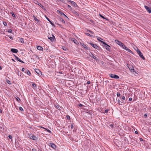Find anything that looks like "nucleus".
Segmentation results:
<instances>
[{"instance_id":"52","label":"nucleus","mask_w":151,"mask_h":151,"mask_svg":"<svg viewBox=\"0 0 151 151\" xmlns=\"http://www.w3.org/2000/svg\"><path fill=\"white\" fill-rule=\"evenodd\" d=\"M83 106V105L82 104H80L79 105V106L80 107H81V106Z\"/></svg>"},{"instance_id":"61","label":"nucleus","mask_w":151,"mask_h":151,"mask_svg":"<svg viewBox=\"0 0 151 151\" xmlns=\"http://www.w3.org/2000/svg\"><path fill=\"white\" fill-rule=\"evenodd\" d=\"M2 110L1 109H0V113H2Z\"/></svg>"},{"instance_id":"5","label":"nucleus","mask_w":151,"mask_h":151,"mask_svg":"<svg viewBox=\"0 0 151 151\" xmlns=\"http://www.w3.org/2000/svg\"><path fill=\"white\" fill-rule=\"evenodd\" d=\"M109 75L111 78H113L115 79H118L119 78V76L117 75L113 74H110Z\"/></svg>"},{"instance_id":"55","label":"nucleus","mask_w":151,"mask_h":151,"mask_svg":"<svg viewBox=\"0 0 151 151\" xmlns=\"http://www.w3.org/2000/svg\"><path fill=\"white\" fill-rule=\"evenodd\" d=\"M63 49L64 50H66V47H64V48H63Z\"/></svg>"},{"instance_id":"30","label":"nucleus","mask_w":151,"mask_h":151,"mask_svg":"<svg viewBox=\"0 0 151 151\" xmlns=\"http://www.w3.org/2000/svg\"><path fill=\"white\" fill-rule=\"evenodd\" d=\"M8 32L9 33H11L12 32V30L11 29H8Z\"/></svg>"},{"instance_id":"18","label":"nucleus","mask_w":151,"mask_h":151,"mask_svg":"<svg viewBox=\"0 0 151 151\" xmlns=\"http://www.w3.org/2000/svg\"><path fill=\"white\" fill-rule=\"evenodd\" d=\"M72 41H73V42L76 44H77L78 43V42L77 40L75 39H74V38L72 39Z\"/></svg>"},{"instance_id":"40","label":"nucleus","mask_w":151,"mask_h":151,"mask_svg":"<svg viewBox=\"0 0 151 151\" xmlns=\"http://www.w3.org/2000/svg\"><path fill=\"white\" fill-rule=\"evenodd\" d=\"M120 95V94L119 93H117V96H119Z\"/></svg>"},{"instance_id":"64","label":"nucleus","mask_w":151,"mask_h":151,"mask_svg":"<svg viewBox=\"0 0 151 151\" xmlns=\"http://www.w3.org/2000/svg\"><path fill=\"white\" fill-rule=\"evenodd\" d=\"M36 57L37 58H39V57H38L37 56Z\"/></svg>"},{"instance_id":"53","label":"nucleus","mask_w":151,"mask_h":151,"mask_svg":"<svg viewBox=\"0 0 151 151\" xmlns=\"http://www.w3.org/2000/svg\"><path fill=\"white\" fill-rule=\"evenodd\" d=\"M110 126L112 128H113V124H110Z\"/></svg>"},{"instance_id":"62","label":"nucleus","mask_w":151,"mask_h":151,"mask_svg":"<svg viewBox=\"0 0 151 151\" xmlns=\"http://www.w3.org/2000/svg\"><path fill=\"white\" fill-rule=\"evenodd\" d=\"M60 73V74H62L63 73L62 72H60L59 73Z\"/></svg>"},{"instance_id":"63","label":"nucleus","mask_w":151,"mask_h":151,"mask_svg":"<svg viewBox=\"0 0 151 151\" xmlns=\"http://www.w3.org/2000/svg\"><path fill=\"white\" fill-rule=\"evenodd\" d=\"M10 39H12H12H13V38H12V37H10Z\"/></svg>"},{"instance_id":"50","label":"nucleus","mask_w":151,"mask_h":151,"mask_svg":"<svg viewBox=\"0 0 151 151\" xmlns=\"http://www.w3.org/2000/svg\"><path fill=\"white\" fill-rule=\"evenodd\" d=\"M58 1H61L62 2H63V0H57Z\"/></svg>"},{"instance_id":"32","label":"nucleus","mask_w":151,"mask_h":151,"mask_svg":"<svg viewBox=\"0 0 151 151\" xmlns=\"http://www.w3.org/2000/svg\"><path fill=\"white\" fill-rule=\"evenodd\" d=\"M19 110H20L21 111H23V109L22 107H19Z\"/></svg>"},{"instance_id":"33","label":"nucleus","mask_w":151,"mask_h":151,"mask_svg":"<svg viewBox=\"0 0 151 151\" xmlns=\"http://www.w3.org/2000/svg\"><path fill=\"white\" fill-rule=\"evenodd\" d=\"M99 15L102 18H103V19H106L103 16H102V15H101V14H99Z\"/></svg>"},{"instance_id":"4","label":"nucleus","mask_w":151,"mask_h":151,"mask_svg":"<svg viewBox=\"0 0 151 151\" xmlns=\"http://www.w3.org/2000/svg\"><path fill=\"white\" fill-rule=\"evenodd\" d=\"M29 136L31 139L35 140L37 139V137L35 136L32 135V134H29Z\"/></svg>"},{"instance_id":"25","label":"nucleus","mask_w":151,"mask_h":151,"mask_svg":"<svg viewBox=\"0 0 151 151\" xmlns=\"http://www.w3.org/2000/svg\"><path fill=\"white\" fill-rule=\"evenodd\" d=\"M10 14H12V16L13 17H15V14H14V13L12 12H11Z\"/></svg>"},{"instance_id":"24","label":"nucleus","mask_w":151,"mask_h":151,"mask_svg":"<svg viewBox=\"0 0 151 151\" xmlns=\"http://www.w3.org/2000/svg\"><path fill=\"white\" fill-rule=\"evenodd\" d=\"M127 51H128V52L132 53V54H133V52L131 50H130L129 49V48L128 49H127Z\"/></svg>"},{"instance_id":"48","label":"nucleus","mask_w":151,"mask_h":151,"mask_svg":"<svg viewBox=\"0 0 151 151\" xmlns=\"http://www.w3.org/2000/svg\"><path fill=\"white\" fill-rule=\"evenodd\" d=\"M7 81V82L8 83H9V84H10V83H9V82H10V81L9 80H7V81Z\"/></svg>"},{"instance_id":"57","label":"nucleus","mask_w":151,"mask_h":151,"mask_svg":"<svg viewBox=\"0 0 151 151\" xmlns=\"http://www.w3.org/2000/svg\"><path fill=\"white\" fill-rule=\"evenodd\" d=\"M135 133L136 134H138V132H137V131H135Z\"/></svg>"},{"instance_id":"6","label":"nucleus","mask_w":151,"mask_h":151,"mask_svg":"<svg viewBox=\"0 0 151 151\" xmlns=\"http://www.w3.org/2000/svg\"><path fill=\"white\" fill-rule=\"evenodd\" d=\"M128 68L132 72H134L135 73H136V72L135 71V70L134 69L132 65H129L128 66Z\"/></svg>"},{"instance_id":"49","label":"nucleus","mask_w":151,"mask_h":151,"mask_svg":"<svg viewBox=\"0 0 151 151\" xmlns=\"http://www.w3.org/2000/svg\"><path fill=\"white\" fill-rule=\"evenodd\" d=\"M139 139L141 141H143V139L142 138H140Z\"/></svg>"},{"instance_id":"10","label":"nucleus","mask_w":151,"mask_h":151,"mask_svg":"<svg viewBox=\"0 0 151 151\" xmlns=\"http://www.w3.org/2000/svg\"><path fill=\"white\" fill-rule=\"evenodd\" d=\"M35 72L38 74L39 75H42V73L41 71L38 69H35Z\"/></svg>"},{"instance_id":"34","label":"nucleus","mask_w":151,"mask_h":151,"mask_svg":"<svg viewBox=\"0 0 151 151\" xmlns=\"http://www.w3.org/2000/svg\"><path fill=\"white\" fill-rule=\"evenodd\" d=\"M32 86L34 88H35L36 87V85L35 83H34L32 84Z\"/></svg>"},{"instance_id":"15","label":"nucleus","mask_w":151,"mask_h":151,"mask_svg":"<svg viewBox=\"0 0 151 151\" xmlns=\"http://www.w3.org/2000/svg\"><path fill=\"white\" fill-rule=\"evenodd\" d=\"M116 100H117V101L118 102V104H119V105H121L122 104V103H123L124 101H120L119 99H117V98L116 99Z\"/></svg>"},{"instance_id":"39","label":"nucleus","mask_w":151,"mask_h":151,"mask_svg":"<svg viewBox=\"0 0 151 151\" xmlns=\"http://www.w3.org/2000/svg\"><path fill=\"white\" fill-rule=\"evenodd\" d=\"M3 23L4 26H6L7 25V23L6 22H3Z\"/></svg>"},{"instance_id":"29","label":"nucleus","mask_w":151,"mask_h":151,"mask_svg":"<svg viewBox=\"0 0 151 151\" xmlns=\"http://www.w3.org/2000/svg\"><path fill=\"white\" fill-rule=\"evenodd\" d=\"M47 131V132H49V133H51V131H50V130H49V129H45Z\"/></svg>"},{"instance_id":"42","label":"nucleus","mask_w":151,"mask_h":151,"mask_svg":"<svg viewBox=\"0 0 151 151\" xmlns=\"http://www.w3.org/2000/svg\"><path fill=\"white\" fill-rule=\"evenodd\" d=\"M45 17L48 20V21H50V19L46 16H45Z\"/></svg>"},{"instance_id":"58","label":"nucleus","mask_w":151,"mask_h":151,"mask_svg":"<svg viewBox=\"0 0 151 151\" xmlns=\"http://www.w3.org/2000/svg\"><path fill=\"white\" fill-rule=\"evenodd\" d=\"M32 150V151H36V150L35 149H33Z\"/></svg>"},{"instance_id":"22","label":"nucleus","mask_w":151,"mask_h":151,"mask_svg":"<svg viewBox=\"0 0 151 151\" xmlns=\"http://www.w3.org/2000/svg\"><path fill=\"white\" fill-rule=\"evenodd\" d=\"M33 17H34V19H35V21H37L38 22H39L40 21V20L37 19V17H36L34 16Z\"/></svg>"},{"instance_id":"38","label":"nucleus","mask_w":151,"mask_h":151,"mask_svg":"<svg viewBox=\"0 0 151 151\" xmlns=\"http://www.w3.org/2000/svg\"><path fill=\"white\" fill-rule=\"evenodd\" d=\"M125 97L124 96H123L122 97V100H125Z\"/></svg>"},{"instance_id":"47","label":"nucleus","mask_w":151,"mask_h":151,"mask_svg":"<svg viewBox=\"0 0 151 151\" xmlns=\"http://www.w3.org/2000/svg\"><path fill=\"white\" fill-rule=\"evenodd\" d=\"M17 100L19 101H20V99L18 98V97H17Z\"/></svg>"},{"instance_id":"36","label":"nucleus","mask_w":151,"mask_h":151,"mask_svg":"<svg viewBox=\"0 0 151 151\" xmlns=\"http://www.w3.org/2000/svg\"><path fill=\"white\" fill-rule=\"evenodd\" d=\"M73 127V124H72L71 125V129H72Z\"/></svg>"},{"instance_id":"1","label":"nucleus","mask_w":151,"mask_h":151,"mask_svg":"<svg viewBox=\"0 0 151 151\" xmlns=\"http://www.w3.org/2000/svg\"><path fill=\"white\" fill-rule=\"evenodd\" d=\"M137 53L139 54V57L142 59L143 60H145V58L144 57V56L143 55V54L138 49H137Z\"/></svg>"},{"instance_id":"23","label":"nucleus","mask_w":151,"mask_h":151,"mask_svg":"<svg viewBox=\"0 0 151 151\" xmlns=\"http://www.w3.org/2000/svg\"><path fill=\"white\" fill-rule=\"evenodd\" d=\"M19 41L22 43H24V40L22 38H20L19 39Z\"/></svg>"},{"instance_id":"21","label":"nucleus","mask_w":151,"mask_h":151,"mask_svg":"<svg viewBox=\"0 0 151 151\" xmlns=\"http://www.w3.org/2000/svg\"><path fill=\"white\" fill-rule=\"evenodd\" d=\"M60 20L62 22V23L63 24H65V21L64 20V19L62 18H60Z\"/></svg>"},{"instance_id":"8","label":"nucleus","mask_w":151,"mask_h":151,"mask_svg":"<svg viewBox=\"0 0 151 151\" xmlns=\"http://www.w3.org/2000/svg\"><path fill=\"white\" fill-rule=\"evenodd\" d=\"M91 46L93 47L94 48H96L97 49H98L99 48V47L97 46V45L95 44L92 43L90 42L89 43Z\"/></svg>"},{"instance_id":"20","label":"nucleus","mask_w":151,"mask_h":151,"mask_svg":"<svg viewBox=\"0 0 151 151\" xmlns=\"http://www.w3.org/2000/svg\"><path fill=\"white\" fill-rule=\"evenodd\" d=\"M26 72H27V73L28 75L29 76L30 75L31 73L29 70H28L27 69L26 70L25 72V73H26Z\"/></svg>"},{"instance_id":"56","label":"nucleus","mask_w":151,"mask_h":151,"mask_svg":"<svg viewBox=\"0 0 151 151\" xmlns=\"http://www.w3.org/2000/svg\"><path fill=\"white\" fill-rule=\"evenodd\" d=\"M87 83L88 84H89L90 83V81H87Z\"/></svg>"},{"instance_id":"43","label":"nucleus","mask_w":151,"mask_h":151,"mask_svg":"<svg viewBox=\"0 0 151 151\" xmlns=\"http://www.w3.org/2000/svg\"><path fill=\"white\" fill-rule=\"evenodd\" d=\"M39 128H40V129H41V128H43V129H45V128L44 127H41H41H39Z\"/></svg>"},{"instance_id":"13","label":"nucleus","mask_w":151,"mask_h":151,"mask_svg":"<svg viewBox=\"0 0 151 151\" xmlns=\"http://www.w3.org/2000/svg\"><path fill=\"white\" fill-rule=\"evenodd\" d=\"M11 51L12 52L14 53H17L18 52V50L17 49L12 48L11 50Z\"/></svg>"},{"instance_id":"60","label":"nucleus","mask_w":151,"mask_h":151,"mask_svg":"<svg viewBox=\"0 0 151 151\" xmlns=\"http://www.w3.org/2000/svg\"><path fill=\"white\" fill-rule=\"evenodd\" d=\"M56 107L57 108H58L59 106H58V105H56Z\"/></svg>"},{"instance_id":"31","label":"nucleus","mask_w":151,"mask_h":151,"mask_svg":"<svg viewBox=\"0 0 151 151\" xmlns=\"http://www.w3.org/2000/svg\"><path fill=\"white\" fill-rule=\"evenodd\" d=\"M122 48L124 49L125 50H127V49H128V48L126 47L125 45V47H122Z\"/></svg>"},{"instance_id":"44","label":"nucleus","mask_w":151,"mask_h":151,"mask_svg":"<svg viewBox=\"0 0 151 151\" xmlns=\"http://www.w3.org/2000/svg\"><path fill=\"white\" fill-rule=\"evenodd\" d=\"M147 115L146 114H145L144 115V116L146 118L147 117Z\"/></svg>"},{"instance_id":"9","label":"nucleus","mask_w":151,"mask_h":151,"mask_svg":"<svg viewBox=\"0 0 151 151\" xmlns=\"http://www.w3.org/2000/svg\"><path fill=\"white\" fill-rule=\"evenodd\" d=\"M144 7L149 13L151 12V9L150 8L146 6H144Z\"/></svg>"},{"instance_id":"7","label":"nucleus","mask_w":151,"mask_h":151,"mask_svg":"<svg viewBox=\"0 0 151 151\" xmlns=\"http://www.w3.org/2000/svg\"><path fill=\"white\" fill-rule=\"evenodd\" d=\"M47 144L49 146L51 147L53 149H55L56 148V145L53 143H49Z\"/></svg>"},{"instance_id":"3","label":"nucleus","mask_w":151,"mask_h":151,"mask_svg":"<svg viewBox=\"0 0 151 151\" xmlns=\"http://www.w3.org/2000/svg\"><path fill=\"white\" fill-rule=\"evenodd\" d=\"M115 42L116 43L120 45L122 48V47H125V45L123 43L117 40H115Z\"/></svg>"},{"instance_id":"17","label":"nucleus","mask_w":151,"mask_h":151,"mask_svg":"<svg viewBox=\"0 0 151 151\" xmlns=\"http://www.w3.org/2000/svg\"><path fill=\"white\" fill-rule=\"evenodd\" d=\"M90 56L93 58L95 60H97L98 59L95 56L93 55V54H91V55H90Z\"/></svg>"},{"instance_id":"54","label":"nucleus","mask_w":151,"mask_h":151,"mask_svg":"<svg viewBox=\"0 0 151 151\" xmlns=\"http://www.w3.org/2000/svg\"><path fill=\"white\" fill-rule=\"evenodd\" d=\"M40 7H41L42 8H43V6H42V4H40Z\"/></svg>"},{"instance_id":"11","label":"nucleus","mask_w":151,"mask_h":151,"mask_svg":"<svg viewBox=\"0 0 151 151\" xmlns=\"http://www.w3.org/2000/svg\"><path fill=\"white\" fill-rule=\"evenodd\" d=\"M52 37H48V39L50 40L52 42H53L55 40V38L53 35H52Z\"/></svg>"},{"instance_id":"14","label":"nucleus","mask_w":151,"mask_h":151,"mask_svg":"<svg viewBox=\"0 0 151 151\" xmlns=\"http://www.w3.org/2000/svg\"><path fill=\"white\" fill-rule=\"evenodd\" d=\"M70 2L71 4L74 6H77V4L74 2L70 1Z\"/></svg>"},{"instance_id":"59","label":"nucleus","mask_w":151,"mask_h":151,"mask_svg":"<svg viewBox=\"0 0 151 151\" xmlns=\"http://www.w3.org/2000/svg\"><path fill=\"white\" fill-rule=\"evenodd\" d=\"M22 71H24V68H22Z\"/></svg>"},{"instance_id":"37","label":"nucleus","mask_w":151,"mask_h":151,"mask_svg":"<svg viewBox=\"0 0 151 151\" xmlns=\"http://www.w3.org/2000/svg\"><path fill=\"white\" fill-rule=\"evenodd\" d=\"M88 31L91 34H93L94 33L93 32H92L91 30H88Z\"/></svg>"},{"instance_id":"28","label":"nucleus","mask_w":151,"mask_h":151,"mask_svg":"<svg viewBox=\"0 0 151 151\" xmlns=\"http://www.w3.org/2000/svg\"><path fill=\"white\" fill-rule=\"evenodd\" d=\"M82 45L84 48H87V46L86 45L84 44H83Z\"/></svg>"},{"instance_id":"2","label":"nucleus","mask_w":151,"mask_h":151,"mask_svg":"<svg viewBox=\"0 0 151 151\" xmlns=\"http://www.w3.org/2000/svg\"><path fill=\"white\" fill-rule=\"evenodd\" d=\"M101 42L104 45V46L105 47V48L108 50L109 51L110 49L109 47H110L107 44L106 42H104L101 41Z\"/></svg>"},{"instance_id":"27","label":"nucleus","mask_w":151,"mask_h":151,"mask_svg":"<svg viewBox=\"0 0 151 151\" xmlns=\"http://www.w3.org/2000/svg\"><path fill=\"white\" fill-rule=\"evenodd\" d=\"M109 110L108 109H106L104 111V112H103V113H107L108 111H109Z\"/></svg>"},{"instance_id":"46","label":"nucleus","mask_w":151,"mask_h":151,"mask_svg":"<svg viewBox=\"0 0 151 151\" xmlns=\"http://www.w3.org/2000/svg\"><path fill=\"white\" fill-rule=\"evenodd\" d=\"M67 118L68 119H70V116H69V115H67Z\"/></svg>"},{"instance_id":"45","label":"nucleus","mask_w":151,"mask_h":151,"mask_svg":"<svg viewBox=\"0 0 151 151\" xmlns=\"http://www.w3.org/2000/svg\"><path fill=\"white\" fill-rule=\"evenodd\" d=\"M67 6L69 8L71 9V7L68 4Z\"/></svg>"},{"instance_id":"12","label":"nucleus","mask_w":151,"mask_h":151,"mask_svg":"<svg viewBox=\"0 0 151 151\" xmlns=\"http://www.w3.org/2000/svg\"><path fill=\"white\" fill-rule=\"evenodd\" d=\"M15 59L17 60L18 61L20 62L21 63H24V62L22 61L20 59H19L18 57L16 56H15Z\"/></svg>"},{"instance_id":"35","label":"nucleus","mask_w":151,"mask_h":151,"mask_svg":"<svg viewBox=\"0 0 151 151\" xmlns=\"http://www.w3.org/2000/svg\"><path fill=\"white\" fill-rule=\"evenodd\" d=\"M49 22H50V24L52 26H54V24L50 20L49 21Z\"/></svg>"},{"instance_id":"41","label":"nucleus","mask_w":151,"mask_h":151,"mask_svg":"<svg viewBox=\"0 0 151 151\" xmlns=\"http://www.w3.org/2000/svg\"><path fill=\"white\" fill-rule=\"evenodd\" d=\"M9 137L10 139H11L12 138V137L11 135H9L8 136Z\"/></svg>"},{"instance_id":"26","label":"nucleus","mask_w":151,"mask_h":151,"mask_svg":"<svg viewBox=\"0 0 151 151\" xmlns=\"http://www.w3.org/2000/svg\"><path fill=\"white\" fill-rule=\"evenodd\" d=\"M86 35L88 36H90V37H92L93 36L92 35H90L89 33H85Z\"/></svg>"},{"instance_id":"16","label":"nucleus","mask_w":151,"mask_h":151,"mask_svg":"<svg viewBox=\"0 0 151 151\" xmlns=\"http://www.w3.org/2000/svg\"><path fill=\"white\" fill-rule=\"evenodd\" d=\"M37 49L38 50L41 51H42L43 50V48L42 47L40 46H38L37 47Z\"/></svg>"},{"instance_id":"19","label":"nucleus","mask_w":151,"mask_h":151,"mask_svg":"<svg viewBox=\"0 0 151 151\" xmlns=\"http://www.w3.org/2000/svg\"><path fill=\"white\" fill-rule=\"evenodd\" d=\"M59 13L60 14H61V15H63L65 17H66L67 18H68L67 17L65 14H64L63 13V12H62L61 11H59Z\"/></svg>"},{"instance_id":"51","label":"nucleus","mask_w":151,"mask_h":151,"mask_svg":"<svg viewBox=\"0 0 151 151\" xmlns=\"http://www.w3.org/2000/svg\"><path fill=\"white\" fill-rule=\"evenodd\" d=\"M132 100V98H130L129 99V101H131Z\"/></svg>"}]
</instances>
